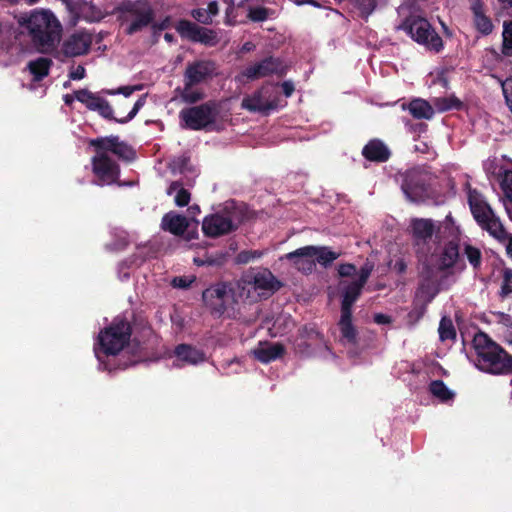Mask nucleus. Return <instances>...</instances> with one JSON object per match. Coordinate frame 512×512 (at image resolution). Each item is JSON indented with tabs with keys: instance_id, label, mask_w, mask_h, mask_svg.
Returning a JSON list of instances; mask_svg holds the SVG:
<instances>
[{
	"instance_id": "36",
	"label": "nucleus",
	"mask_w": 512,
	"mask_h": 512,
	"mask_svg": "<svg viewBox=\"0 0 512 512\" xmlns=\"http://www.w3.org/2000/svg\"><path fill=\"white\" fill-rule=\"evenodd\" d=\"M429 391L441 402H448L455 397L454 392H452L442 380H433L429 384Z\"/></svg>"
},
{
	"instance_id": "23",
	"label": "nucleus",
	"mask_w": 512,
	"mask_h": 512,
	"mask_svg": "<svg viewBox=\"0 0 512 512\" xmlns=\"http://www.w3.org/2000/svg\"><path fill=\"white\" fill-rule=\"evenodd\" d=\"M188 228L189 221L181 214L170 211L162 217L161 229L168 231L175 236H184Z\"/></svg>"
},
{
	"instance_id": "11",
	"label": "nucleus",
	"mask_w": 512,
	"mask_h": 512,
	"mask_svg": "<svg viewBox=\"0 0 512 512\" xmlns=\"http://www.w3.org/2000/svg\"><path fill=\"white\" fill-rule=\"evenodd\" d=\"M95 155L91 158L92 172L95 177L94 184L98 186L111 185L118 182L120 166L104 151L94 149Z\"/></svg>"
},
{
	"instance_id": "25",
	"label": "nucleus",
	"mask_w": 512,
	"mask_h": 512,
	"mask_svg": "<svg viewBox=\"0 0 512 512\" xmlns=\"http://www.w3.org/2000/svg\"><path fill=\"white\" fill-rule=\"evenodd\" d=\"M402 109L408 110L415 119L430 120L435 114L433 106L422 98H415L407 104L403 103Z\"/></svg>"
},
{
	"instance_id": "62",
	"label": "nucleus",
	"mask_w": 512,
	"mask_h": 512,
	"mask_svg": "<svg viewBox=\"0 0 512 512\" xmlns=\"http://www.w3.org/2000/svg\"><path fill=\"white\" fill-rule=\"evenodd\" d=\"M136 89L138 88L132 86H123L118 89L117 93H121L125 97H129Z\"/></svg>"
},
{
	"instance_id": "28",
	"label": "nucleus",
	"mask_w": 512,
	"mask_h": 512,
	"mask_svg": "<svg viewBox=\"0 0 512 512\" xmlns=\"http://www.w3.org/2000/svg\"><path fill=\"white\" fill-rule=\"evenodd\" d=\"M174 353L179 360L188 364L195 365L205 360L204 352L189 344L177 345Z\"/></svg>"
},
{
	"instance_id": "52",
	"label": "nucleus",
	"mask_w": 512,
	"mask_h": 512,
	"mask_svg": "<svg viewBox=\"0 0 512 512\" xmlns=\"http://www.w3.org/2000/svg\"><path fill=\"white\" fill-rule=\"evenodd\" d=\"M191 194L190 192L185 188H180L175 195V204L179 207L187 206L190 202Z\"/></svg>"
},
{
	"instance_id": "46",
	"label": "nucleus",
	"mask_w": 512,
	"mask_h": 512,
	"mask_svg": "<svg viewBox=\"0 0 512 512\" xmlns=\"http://www.w3.org/2000/svg\"><path fill=\"white\" fill-rule=\"evenodd\" d=\"M193 87H187L186 82H184V88L183 92L181 94V97L184 102L189 104L197 103L198 101L202 100L204 98V93L201 91H194L192 89Z\"/></svg>"
},
{
	"instance_id": "2",
	"label": "nucleus",
	"mask_w": 512,
	"mask_h": 512,
	"mask_svg": "<svg viewBox=\"0 0 512 512\" xmlns=\"http://www.w3.org/2000/svg\"><path fill=\"white\" fill-rule=\"evenodd\" d=\"M472 342L479 370L492 375L512 374V355L501 345L482 331L475 334Z\"/></svg>"
},
{
	"instance_id": "40",
	"label": "nucleus",
	"mask_w": 512,
	"mask_h": 512,
	"mask_svg": "<svg viewBox=\"0 0 512 512\" xmlns=\"http://www.w3.org/2000/svg\"><path fill=\"white\" fill-rule=\"evenodd\" d=\"M298 338L302 341L303 345L308 348L307 340L317 341L322 339V335L316 330L312 324L304 325L298 330Z\"/></svg>"
},
{
	"instance_id": "15",
	"label": "nucleus",
	"mask_w": 512,
	"mask_h": 512,
	"mask_svg": "<svg viewBox=\"0 0 512 512\" xmlns=\"http://www.w3.org/2000/svg\"><path fill=\"white\" fill-rule=\"evenodd\" d=\"M242 280L252 286L255 291H260L261 295L268 296L277 292L283 285L267 268L251 269Z\"/></svg>"
},
{
	"instance_id": "4",
	"label": "nucleus",
	"mask_w": 512,
	"mask_h": 512,
	"mask_svg": "<svg viewBox=\"0 0 512 512\" xmlns=\"http://www.w3.org/2000/svg\"><path fill=\"white\" fill-rule=\"evenodd\" d=\"M41 52L53 49L60 39L62 27L55 15L49 10H35L19 21Z\"/></svg>"
},
{
	"instance_id": "37",
	"label": "nucleus",
	"mask_w": 512,
	"mask_h": 512,
	"mask_svg": "<svg viewBox=\"0 0 512 512\" xmlns=\"http://www.w3.org/2000/svg\"><path fill=\"white\" fill-rule=\"evenodd\" d=\"M433 103L439 112H446L449 110H461L464 107L463 102L455 95L435 98Z\"/></svg>"
},
{
	"instance_id": "58",
	"label": "nucleus",
	"mask_w": 512,
	"mask_h": 512,
	"mask_svg": "<svg viewBox=\"0 0 512 512\" xmlns=\"http://www.w3.org/2000/svg\"><path fill=\"white\" fill-rule=\"evenodd\" d=\"M191 282L192 281L188 280L186 277H175L172 283L175 287L188 288Z\"/></svg>"
},
{
	"instance_id": "12",
	"label": "nucleus",
	"mask_w": 512,
	"mask_h": 512,
	"mask_svg": "<svg viewBox=\"0 0 512 512\" xmlns=\"http://www.w3.org/2000/svg\"><path fill=\"white\" fill-rule=\"evenodd\" d=\"M202 300L213 316L221 317L233 303L234 291L226 283H217L203 291Z\"/></svg>"
},
{
	"instance_id": "30",
	"label": "nucleus",
	"mask_w": 512,
	"mask_h": 512,
	"mask_svg": "<svg viewBox=\"0 0 512 512\" xmlns=\"http://www.w3.org/2000/svg\"><path fill=\"white\" fill-rule=\"evenodd\" d=\"M480 227L499 241H504L508 237V232L494 213Z\"/></svg>"
},
{
	"instance_id": "44",
	"label": "nucleus",
	"mask_w": 512,
	"mask_h": 512,
	"mask_svg": "<svg viewBox=\"0 0 512 512\" xmlns=\"http://www.w3.org/2000/svg\"><path fill=\"white\" fill-rule=\"evenodd\" d=\"M464 252H465V255H466L469 263L474 268L480 267L481 262H482V254H481V251L478 248H476V247H474L472 245L467 244L465 246Z\"/></svg>"
},
{
	"instance_id": "59",
	"label": "nucleus",
	"mask_w": 512,
	"mask_h": 512,
	"mask_svg": "<svg viewBox=\"0 0 512 512\" xmlns=\"http://www.w3.org/2000/svg\"><path fill=\"white\" fill-rule=\"evenodd\" d=\"M281 88H282L283 94L286 97H290L293 94L294 90H295L294 84L291 81H284L281 84Z\"/></svg>"
},
{
	"instance_id": "56",
	"label": "nucleus",
	"mask_w": 512,
	"mask_h": 512,
	"mask_svg": "<svg viewBox=\"0 0 512 512\" xmlns=\"http://www.w3.org/2000/svg\"><path fill=\"white\" fill-rule=\"evenodd\" d=\"M86 70L82 65H78L75 70L71 71L69 78L72 80H81L85 77Z\"/></svg>"
},
{
	"instance_id": "1",
	"label": "nucleus",
	"mask_w": 512,
	"mask_h": 512,
	"mask_svg": "<svg viewBox=\"0 0 512 512\" xmlns=\"http://www.w3.org/2000/svg\"><path fill=\"white\" fill-rule=\"evenodd\" d=\"M131 334V322L124 316L115 317L111 324L101 330L98 335V347L95 348L98 360L102 361L103 356H116L122 352L126 346H128L129 349L127 352L131 353L132 356L123 364H119V368L125 369L145 360L147 353L144 352L139 342L133 341L132 345L129 346Z\"/></svg>"
},
{
	"instance_id": "61",
	"label": "nucleus",
	"mask_w": 512,
	"mask_h": 512,
	"mask_svg": "<svg viewBox=\"0 0 512 512\" xmlns=\"http://www.w3.org/2000/svg\"><path fill=\"white\" fill-rule=\"evenodd\" d=\"M180 188H182V183L180 181H173L167 188V194L172 195L174 192H178Z\"/></svg>"
},
{
	"instance_id": "47",
	"label": "nucleus",
	"mask_w": 512,
	"mask_h": 512,
	"mask_svg": "<svg viewBox=\"0 0 512 512\" xmlns=\"http://www.w3.org/2000/svg\"><path fill=\"white\" fill-rule=\"evenodd\" d=\"M512 293V270L510 268H505L503 270V281L500 290V296L502 298L507 297Z\"/></svg>"
},
{
	"instance_id": "45",
	"label": "nucleus",
	"mask_w": 512,
	"mask_h": 512,
	"mask_svg": "<svg viewBox=\"0 0 512 512\" xmlns=\"http://www.w3.org/2000/svg\"><path fill=\"white\" fill-rule=\"evenodd\" d=\"M429 303H426V299H424V302L421 304L414 303L413 308L408 313V319L411 323L415 324L418 321H420L423 316L425 315L427 311V305Z\"/></svg>"
},
{
	"instance_id": "48",
	"label": "nucleus",
	"mask_w": 512,
	"mask_h": 512,
	"mask_svg": "<svg viewBox=\"0 0 512 512\" xmlns=\"http://www.w3.org/2000/svg\"><path fill=\"white\" fill-rule=\"evenodd\" d=\"M262 255L257 250H244L237 254L235 261L237 264H247L255 258H259Z\"/></svg>"
},
{
	"instance_id": "63",
	"label": "nucleus",
	"mask_w": 512,
	"mask_h": 512,
	"mask_svg": "<svg viewBox=\"0 0 512 512\" xmlns=\"http://www.w3.org/2000/svg\"><path fill=\"white\" fill-rule=\"evenodd\" d=\"M63 3L66 4L70 12L74 14L75 20L79 19V13L76 11V6L71 2V0H61Z\"/></svg>"
},
{
	"instance_id": "33",
	"label": "nucleus",
	"mask_w": 512,
	"mask_h": 512,
	"mask_svg": "<svg viewBox=\"0 0 512 512\" xmlns=\"http://www.w3.org/2000/svg\"><path fill=\"white\" fill-rule=\"evenodd\" d=\"M314 250V263H319L324 267L331 265L340 256L339 253L332 251L327 246H314Z\"/></svg>"
},
{
	"instance_id": "51",
	"label": "nucleus",
	"mask_w": 512,
	"mask_h": 512,
	"mask_svg": "<svg viewBox=\"0 0 512 512\" xmlns=\"http://www.w3.org/2000/svg\"><path fill=\"white\" fill-rule=\"evenodd\" d=\"M191 16L199 23L204 25L212 24V18L204 8H196L191 11Z\"/></svg>"
},
{
	"instance_id": "29",
	"label": "nucleus",
	"mask_w": 512,
	"mask_h": 512,
	"mask_svg": "<svg viewBox=\"0 0 512 512\" xmlns=\"http://www.w3.org/2000/svg\"><path fill=\"white\" fill-rule=\"evenodd\" d=\"M53 61L50 58L39 57L29 61L27 68L33 76V81L40 82L49 75Z\"/></svg>"
},
{
	"instance_id": "54",
	"label": "nucleus",
	"mask_w": 512,
	"mask_h": 512,
	"mask_svg": "<svg viewBox=\"0 0 512 512\" xmlns=\"http://www.w3.org/2000/svg\"><path fill=\"white\" fill-rule=\"evenodd\" d=\"M356 272V266L351 263H344L338 266V274L340 277H350Z\"/></svg>"
},
{
	"instance_id": "10",
	"label": "nucleus",
	"mask_w": 512,
	"mask_h": 512,
	"mask_svg": "<svg viewBox=\"0 0 512 512\" xmlns=\"http://www.w3.org/2000/svg\"><path fill=\"white\" fill-rule=\"evenodd\" d=\"M180 119L185 123L186 128L191 130H202L215 122L217 116L216 104L212 101L197 106L182 109Z\"/></svg>"
},
{
	"instance_id": "39",
	"label": "nucleus",
	"mask_w": 512,
	"mask_h": 512,
	"mask_svg": "<svg viewBox=\"0 0 512 512\" xmlns=\"http://www.w3.org/2000/svg\"><path fill=\"white\" fill-rule=\"evenodd\" d=\"M275 15V11L270 8L262 7V6H256V7H249L247 18L255 23L258 22H264L268 18Z\"/></svg>"
},
{
	"instance_id": "9",
	"label": "nucleus",
	"mask_w": 512,
	"mask_h": 512,
	"mask_svg": "<svg viewBox=\"0 0 512 512\" xmlns=\"http://www.w3.org/2000/svg\"><path fill=\"white\" fill-rule=\"evenodd\" d=\"M401 189L411 202H423L430 196L432 175L425 168L416 166L401 174Z\"/></svg>"
},
{
	"instance_id": "26",
	"label": "nucleus",
	"mask_w": 512,
	"mask_h": 512,
	"mask_svg": "<svg viewBox=\"0 0 512 512\" xmlns=\"http://www.w3.org/2000/svg\"><path fill=\"white\" fill-rule=\"evenodd\" d=\"M286 353V349L282 343H269L264 347H259L254 350L255 358L261 363H270L279 358H282Z\"/></svg>"
},
{
	"instance_id": "20",
	"label": "nucleus",
	"mask_w": 512,
	"mask_h": 512,
	"mask_svg": "<svg viewBox=\"0 0 512 512\" xmlns=\"http://www.w3.org/2000/svg\"><path fill=\"white\" fill-rule=\"evenodd\" d=\"M92 37L86 32H76L70 35L62 45V53L66 57H76L89 52Z\"/></svg>"
},
{
	"instance_id": "22",
	"label": "nucleus",
	"mask_w": 512,
	"mask_h": 512,
	"mask_svg": "<svg viewBox=\"0 0 512 512\" xmlns=\"http://www.w3.org/2000/svg\"><path fill=\"white\" fill-rule=\"evenodd\" d=\"M242 108L250 112L266 113L277 107L275 101L267 100L263 95V89L255 91L252 95H248L242 99Z\"/></svg>"
},
{
	"instance_id": "34",
	"label": "nucleus",
	"mask_w": 512,
	"mask_h": 512,
	"mask_svg": "<svg viewBox=\"0 0 512 512\" xmlns=\"http://www.w3.org/2000/svg\"><path fill=\"white\" fill-rule=\"evenodd\" d=\"M76 11L77 13L81 11L82 18L89 23L100 22L105 17L102 10L96 6L93 1H84L83 8L78 7L76 8Z\"/></svg>"
},
{
	"instance_id": "17",
	"label": "nucleus",
	"mask_w": 512,
	"mask_h": 512,
	"mask_svg": "<svg viewBox=\"0 0 512 512\" xmlns=\"http://www.w3.org/2000/svg\"><path fill=\"white\" fill-rule=\"evenodd\" d=\"M373 266L365 264L361 267L359 277L356 281L349 283L343 290L341 311L352 312V306L362 293V289L371 275Z\"/></svg>"
},
{
	"instance_id": "19",
	"label": "nucleus",
	"mask_w": 512,
	"mask_h": 512,
	"mask_svg": "<svg viewBox=\"0 0 512 512\" xmlns=\"http://www.w3.org/2000/svg\"><path fill=\"white\" fill-rule=\"evenodd\" d=\"M440 280L437 278L435 270L426 264L421 272V281L417 289V296L426 299V303H430L440 292Z\"/></svg>"
},
{
	"instance_id": "43",
	"label": "nucleus",
	"mask_w": 512,
	"mask_h": 512,
	"mask_svg": "<svg viewBox=\"0 0 512 512\" xmlns=\"http://www.w3.org/2000/svg\"><path fill=\"white\" fill-rule=\"evenodd\" d=\"M377 7L376 0H356V8L359 10L360 17L367 20Z\"/></svg>"
},
{
	"instance_id": "13",
	"label": "nucleus",
	"mask_w": 512,
	"mask_h": 512,
	"mask_svg": "<svg viewBox=\"0 0 512 512\" xmlns=\"http://www.w3.org/2000/svg\"><path fill=\"white\" fill-rule=\"evenodd\" d=\"M287 73V67L280 58L268 56L250 66H247L238 76L236 80L239 82L253 81L270 75L283 77Z\"/></svg>"
},
{
	"instance_id": "31",
	"label": "nucleus",
	"mask_w": 512,
	"mask_h": 512,
	"mask_svg": "<svg viewBox=\"0 0 512 512\" xmlns=\"http://www.w3.org/2000/svg\"><path fill=\"white\" fill-rule=\"evenodd\" d=\"M338 325L342 337L350 343H355L357 338V331L352 323V312L341 311V317Z\"/></svg>"
},
{
	"instance_id": "53",
	"label": "nucleus",
	"mask_w": 512,
	"mask_h": 512,
	"mask_svg": "<svg viewBox=\"0 0 512 512\" xmlns=\"http://www.w3.org/2000/svg\"><path fill=\"white\" fill-rule=\"evenodd\" d=\"M194 263L197 266H218L221 264V261L214 258L211 255H204L203 257L194 258Z\"/></svg>"
},
{
	"instance_id": "7",
	"label": "nucleus",
	"mask_w": 512,
	"mask_h": 512,
	"mask_svg": "<svg viewBox=\"0 0 512 512\" xmlns=\"http://www.w3.org/2000/svg\"><path fill=\"white\" fill-rule=\"evenodd\" d=\"M409 233L412 245L419 258L426 257L431 252L430 242L435 236L438 242L443 238V226H436L432 219L413 218L410 221Z\"/></svg>"
},
{
	"instance_id": "24",
	"label": "nucleus",
	"mask_w": 512,
	"mask_h": 512,
	"mask_svg": "<svg viewBox=\"0 0 512 512\" xmlns=\"http://www.w3.org/2000/svg\"><path fill=\"white\" fill-rule=\"evenodd\" d=\"M459 243L457 240H451L446 243L439 255L438 270L447 271L452 269L459 259Z\"/></svg>"
},
{
	"instance_id": "42",
	"label": "nucleus",
	"mask_w": 512,
	"mask_h": 512,
	"mask_svg": "<svg viewBox=\"0 0 512 512\" xmlns=\"http://www.w3.org/2000/svg\"><path fill=\"white\" fill-rule=\"evenodd\" d=\"M502 37H503L502 53L505 56H511L512 55V20L508 21V22H504Z\"/></svg>"
},
{
	"instance_id": "6",
	"label": "nucleus",
	"mask_w": 512,
	"mask_h": 512,
	"mask_svg": "<svg viewBox=\"0 0 512 512\" xmlns=\"http://www.w3.org/2000/svg\"><path fill=\"white\" fill-rule=\"evenodd\" d=\"M416 43L426 47L428 50L439 53L444 43L440 35L435 31L430 22L419 15H408L398 26Z\"/></svg>"
},
{
	"instance_id": "57",
	"label": "nucleus",
	"mask_w": 512,
	"mask_h": 512,
	"mask_svg": "<svg viewBox=\"0 0 512 512\" xmlns=\"http://www.w3.org/2000/svg\"><path fill=\"white\" fill-rule=\"evenodd\" d=\"M373 320L376 324L379 325L390 324L392 322L391 317L383 313H376L373 317Z\"/></svg>"
},
{
	"instance_id": "35",
	"label": "nucleus",
	"mask_w": 512,
	"mask_h": 512,
	"mask_svg": "<svg viewBox=\"0 0 512 512\" xmlns=\"http://www.w3.org/2000/svg\"><path fill=\"white\" fill-rule=\"evenodd\" d=\"M199 27L196 23L186 19H180L175 25V29L180 37L191 42L195 41Z\"/></svg>"
},
{
	"instance_id": "41",
	"label": "nucleus",
	"mask_w": 512,
	"mask_h": 512,
	"mask_svg": "<svg viewBox=\"0 0 512 512\" xmlns=\"http://www.w3.org/2000/svg\"><path fill=\"white\" fill-rule=\"evenodd\" d=\"M217 41V33L214 30L200 26L194 43H201L206 46H214Z\"/></svg>"
},
{
	"instance_id": "3",
	"label": "nucleus",
	"mask_w": 512,
	"mask_h": 512,
	"mask_svg": "<svg viewBox=\"0 0 512 512\" xmlns=\"http://www.w3.org/2000/svg\"><path fill=\"white\" fill-rule=\"evenodd\" d=\"M250 217L251 212L245 203L230 200L221 210L203 219L202 231L206 237L218 238L236 231Z\"/></svg>"
},
{
	"instance_id": "49",
	"label": "nucleus",
	"mask_w": 512,
	"mask_h": 512,
	"mask_svg": "<svg viewBox=\"0 0 512 512\" xmlns=\"http://www.w3.org/2000/svg\"><path fill=\"white\" fill-rule=\"evenodd\" d=\"M501 188L507 197V199L510 201L512 200V171L507 170L504 172V175L501 180Z\"/></svg>"
},
{
	"instance_id": "5",
	"label": "nucleus",
	"mask_w": 512,
	"mask_h": 512,
	"mask_svg": "<svg viewBox=\"0 0 512 512\" xmlns=\"http://www.w3.org/2000/svg\"><path fill=\"white\" fill-rule=\"evenodd\" d=\"M113 14L122 26L126 25V35L142 31L155 19V11L149 0H123L114 8Z\"/></svg>"
},
{
	"instance_id": "18",
	"label": "nucleus",
	"mask_w": 512,
	"mask_h": 512,
	"mask_svg": "<svg viewBox=\"0 0 512 512\" xmlns=\"http://www.w3.org/2000/svg\"><path fill=\"white\" fill-rule=\"evenodd\" d=\"M314 246L308 245L300 247L292 252L286 253L281 257V260L289 261L295 269L304 273L310 274L315 269L313 258Z\"/></svg>"
},
{
	"instance_id": "16",
	"label": "nucleus",
	"mask_w": 512,
	"mask_h": 512,
	"mask_svg": "<svg viewBox=\"0 0 512 512\" xmlns=\"http://www.w3.org/2000/svg\"><path fill=\"white\" fill-rule=\"evenodd\" d=\"M88 143L94 149L104 151L108 155L112 153L120 159L131 160L134 157L133 149L127 143L120 141L116 135L90 139Z\"/></svg>"
},
{
	"instance_id": "55",
	"label": "nucleus",
	"mask_w": 512,
	"mask_h": 512,
	"mask_svg": "<svg viewBox=\"0 0 512 512\" xmlns=\"http://www.w3.org/2000/svg\"><path fill=\"white\" fill-rule=\"evenodd\" d=\"M391 269L398 275H403L407 271V263L403 258H398L394 263H390Z\"/></svg>"
},
{
	"instance_id": "27",
	"label": "nucleus",
	"mask_w": 512,
	"mask_h": 512,
	"mask_svg": "<svg viewBox=\"0 0 512 512\" xmlns=\"http://www.w3.org/2000/svg\"><path fill=\"white\" fill-rule=\"evenodd\" d=\"M470 9L474 15V23L477 30L484 35L490 34L493 30V23L483 12L482 0H473L470 4Z\"/></svg>"
},
{
	"instance_id": "8",
	"label": "nucleus",
	"mask_w": 512,
	"mask_h": 512,
	"mask_svg": "<svg viewBox=\"0 0 512 512\" xmlns=\"http://www.w3.org/2000/svg\"><path fill=\"white\" fill-rule=\"evenodd\" d=\"M76 100L86 106L91 111H96L100 116L107 120H112L120 124H125L132 120L138 113V111L145 104V98L140 97L134 104L132 110L126 117L116 118L114 117V111L109 102L100 97L99 95L89 91L88 89H80L75 91Z\"/></svg>"
},
{
	"instance_id": "64",
	"label": "nucleus",
	"mask_w": 512,
	"mask_h": 512,
	"mask_svg": "<svg viewBox=\"0 0 512 512\" xmlns=\"http://www.w3.org/2000/svg\"><path fill=\"white\" fill-rule=\"evenodd\" d=\"M506 240H508V244L506 246V253L510 258H512V235L508 233V237L506 238Z\"/></svg>"
},
{
	"instance_id": "14",
	"label": "nucleus",
	"mask_w": 512,
	"mask_h": 512,
	"mask_svg": "<svg viewBox=\"0 0 512 512\" xmlns=\"http://www.w3.org/2000/svg\"><path fill=\"white\" fill-rule=\"evenodd\" d=\"M217 75V64L211 59H200L186 65L183 82L186 86L195 87L206 83Z\"/></svg>"
},
{
	"instance_id": "32",
	"label": "nucleus",
	"mask_w": 512,
	"mask_h": 512,
	"mask_svg": "<svg viewBox=\"0 0 512 512\" xmlns=\"http://www.w3.org/2000/svg\"><path fill=\"white\" fill-rule=\"evenodd\" d=\"M470 209L476 222L482 225L494 213L492 208L482 200L469 199Z\"/></svg>"
},
{
	"instance_id": "38",
	"label": "nucleus",
	"mask_w": 512,
	"mask_h": 512,
	"mask_svg": "<svg viewBox=\"0 0 512 512\" xmlns=\"http://www.w3.org/2000/svg\"><path fill=\"white\" fill-rule=\"evenodd\" d=\"M439 339L444 342L447 340L455 341L457 337L453 321L448 316H443L438 327Z\"/></svg>"
},
{
	"instance_id": "60",
	"label": "nucleus",
	"mask_w": 512,
	"mask_h": 512,
	"mask_svg": "<svg viewBox=\"0 0 512 512\" xmlns=\"http://www.w3.org/2000/svg\"><path fill=\"white\" fill-rule=\"evenodd\" d=\"M207 13L210 14V17L212 18L213 16H216L218 15L219 13V7H218V3L217 1H211L209 2L208 6H207V9H206Z\"/></svg>"
},
{
	"instance_id": "21",
	"label": "nucleus",
	"mask_w": 512,
	"mask_h": 512,
	"mask_svg": "<svg viewBox=\"0 0 512 512\" xmlns=\"http://www.w3.org/2000/svg\"><path fill=\"white\" fill-rule=\"evenodd\" d=\"M362 156L370 162L384 163L390 159L391 151L382 140L374 138L363 147Z\"/></svg>"
},
{
	"instance_id": "50",
	"label": "nucleus",
	"mask_w": 512,
	"mask_h": 512,
	"mask_svg": "<svg viewBox=\"0 0 512 512\" xmlns=\"http://www.w3.org/2000/svg\"><path fill=\"white\" fill-rule=\"evenodd\" d=\"M174 169L178 170L180 173H185L190 171V157L188 155H181L173 160Z\"/></svg>"
}]
</instances>
